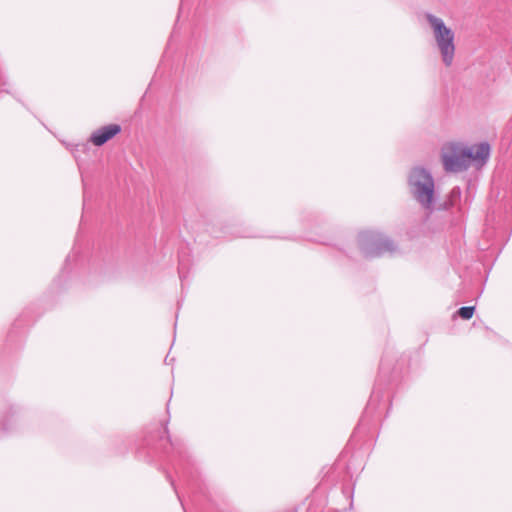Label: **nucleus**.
Listing matches in <instances>:
<instances>
[{
    "label": "nucleus",
    "mask_w": 512,
    "mask_h": 512,
    "mask_svg": "<svg viewBox=\"0 0 512 512\" xmlns=\"http://www.w3.org/2000/svg\"><path fill=\"white\" fill-rule=\"evenodd\" d=\"M490 157V145L487 142L466 146L462 143H448L442 148L441 158L445 171L462 172L471 163L484 165Z\"/></svg>",
    "instance_id": "obj_1"
},
{
    "label": "nucleus",
    "mask_w": 512,
    "mask_h": 512,
    "mask_svg": "<svg viewBox=\"0 0 512 512\" xmlns=\"http://www.w3.org/2000/svg\"><path fill=\"white\" fill-rule=\"evenodd\" d=\"M408 186L412 197L424 209H433L435 183L430 171L422 167H414L408 176Z\"/></svg>",
    "instance_id": "obj_2"
},
{
    "label": "nucleus",
    "mask_w": 512,
    "mask_h": 512,
    "mask_svg": "<svg viewBox=\"0 0 512 512\" xmlns=\"http://www.w3.org/2000/svg\"><path fill=\"white\" fill-rule=\"evenodd\" d=\"M425 17L433 30L434 39L443 63L447 67L451 66L455 55L454 32L445 25L441 18L431 13H427Z\"/></svg>",
    "instance_id": "obj_3"
},
{
    "label": "nucleus",
    "mask_w": 512,
    "mask_h": 512,
    "mask_svg": "<svg viewBox=\"0 0 512 512\" xmlns=\"http://www.w3.org/2000/svg\"><path fill=\"white\" fill-rule=\"evenodd\" d=\"M359 248L366 258H374L396 250L394 242L374 231H363L358 236Z\"/></svg>",
    "instance_id": "obj_4"
},
{
    "label": "nucleus",
    "mask_w": 512,
    "mask_h": 512,
    "mask_svg": "<svg viewBox=\"0 0 512 512\" xmlns=\"http://www.w3.org/2000/svg\"><path fill=\"white\" fill-rule=\"evenodd\" d=\"M121 127L118 124H109L106 126H103L97 130H95L91 136L90 141L95 146H102L107 141L112 139L114 136H116L118 133H120Z\"/></svg>",
    "instance_id": "obj_5"
},
{
    "label": "nucleus",
    "mask_w": 512,
    "mask_h": 512,
    "mask_svg": "<svg viewBox=\"0 0 512 512\" xmlns=\"http://www.w3.org/2000/svg\"><path fill=\"white\" fill-rule=\"evenodd\" d=\"M474 311H475L474 306H464V307H461L460 309H458L457 314L462 319L469 320L470 318H472Z\"/></svg>",
    "instance_id": "obj_6"
},
{
    "label": "nucleus",
    "mask_w": 512,
    "mask_h": 512,
    "mask_svg": "<svg viewBox=\"0 0 512 512\" xmlns=\"http://www.w3.org/2000/svg\"><path fill=\"white\" fill-rule=\"evenodd\" d=\"M10 414H11V416H13L15 414V411L12 408H10L6 414L1 416V430L4 432H8L10 430V426H9Z\"/></svg>",
    "instance_id": "obj_7"
},
{
    "label": "nucleus",
    "mask_w": 512,
    "mask_h": 512,
    "mask_svg": "<svg viewBox=\"0 0 512 512\" xmlns=\"http://www.w3.org/2000/svg\"><path fill=\"white\" fill-rule=\"evenodd\" d=\"M450 205L453 206L461 197V189L459 187H454L450 192Z\"/></svg>",
    "instance_id": "obj_8"
},
{
    "label": "nucleus",
    "mask_w": 512,
    "mask_h": 512,
    "mask_svg": "<svg viewBox=\"0 0 512 512\" xmlns=\"http://www.w3.org/2000/svg\"><path fill=\"white\" fill-rule=\"evenodd\" d=\"M176 469V472L180 475V477L183 479V481H185L187 483V485H190L189 483V480L186 479V472L183 470V471H180L178 467L175 468Z\"/></svg>",
    "instance_id": "obj_9"
}]
</instances>
